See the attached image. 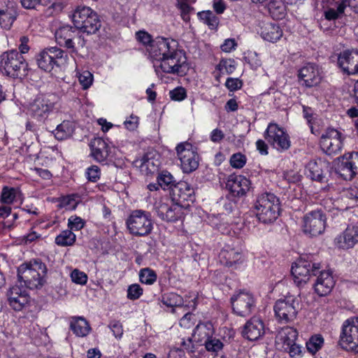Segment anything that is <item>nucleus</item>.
<instances>
[{
  "instance_id": "nucleus-2",
  "label": "nucleus",
  "mask_w": 358,
  "mask_h": 358,
  "mask_svg": "<svg viewBox=\"0 0 358 358\" xmlns=\"http://www.w3.org/2000/svg\"><path fill=\"white\" fill-rule=\"evenodd\" d=\"M48 268L39 259H33L17 268L19 281L30 289H39L47 282Z\"/></svg>"
},
{
  "instance_id": "nucleus-56",
  "label": "nucleus",
  "mask_w": 358,
  "mask_h": 358,
  "mask_svg": "<svg viewBox=\"0 0 358 358\" xmlns=\"http://www.w3.org/2000/svg\"><path fill=\"white\" fill-rule=\"evenodd\" d=\"M245 163L246 158L241 153H236L231 157L230 164L234 168L241 169L244 166Z\"/></svg>"
},
{
  "instance_id": "nucleus-53",
  "label": "nucleus",
  "mask_w": 358,
  "mask_h": 358,
  "mask_svg": "<svg viewBox=\"0 0 358 358\" xmlns=\"http://www.w3.org/2000/svg\"><path fill=\"white\" fill-rule=\"evenodd\" d=\"M78 80L83 89L89 88L92 84L93 75L89 71L78 73Z\"/></svg>"
},
{
  "instance_id": "nucleus-26",
  "label": "nucleus",
  "mask_w": 358,
  "mask_h": 358,
  "mask_svg": "<svg viewBox=\"0 0 358 358\" xmlns=\"http://www.w3.org/2000/svg\"><path fill=\"white\" fill-rule=\"evenodd\" d=\"M78 29L71 26L66 25L59 27L55 32V38L58 44L69 49L73 48L74 36Z\"/></svg>"
},
{
  "instance_id": "nucleus-14",
  "label": "nucleus",
  "mask_w": 358,
  "mask_h": 358,
  "mask_svg": "<svg viewBox=\"0 0 358 358\" xmlns=\"http://www.w3.org/2000/svg\"><path fill=\"white\" fill-rule=\"evenodd\" d=\"M341 345L344 348L358 350V317L345 320L340 336Z\"/></svg>"
},
{
  "instance_id": "nucleus-11",
  "label": "nucleus",
  "mask_w": 358,
  "mask_h": 358,
  "mask_svg": "<svg viewBox=\"0 0 358 358\" xmlns=\"http://www.w3.org/2000/svg\"><path fill=\"white\" fill-rule=\"evenodd\" d=\"M343 140L344 138L340 131L334 129H328L321 136L320 148L327 155H335L341 151Z\"/></svg>"
},
{
  "instance_id": "nucleus-29",
  "label": "nucleus",
  "mask_w": 358,
  "mask_h": 358,
  "mask_svg": "<svg viewBox=\"0 0 358 358\" xmlns=\"http://www.w3.org/2000/svg\"><path fill=\"white\" fill-rule=\"evenodd\" d=\"M194 193V189L189 183L185 181H180L172 187L173 199L178 201L192 200Z\"/></svg>"
},
{
  "instance_id": "nucleus-8",
  "label": "nucleus",
  "mask_w": 358,
  "mask_h": 358,
  "mask_svg": "<svg viewBox=\"0 0 358 358\" xmlns=\"http://www.w3.org/2000/svg\"><path fill=\"white\" fill-rule=\"evenodd\" d=\"M176 150L180 161L181 169L184 173H192L197 169L199 157L191 143L188 142L180 143L176 146Z\"/></svg>"
},
{
  "instance_id": "nucleus-34",
  "label": "nucleus",
  "mask_w": 358,
  "mask_h": 358,
  "mask_svg": "<svg viewBox=\"0 0 358 358\" xmlns=\"http://www.w3.org/2000/svg\"><path fill=\"white\" fill-rule=\"evenodd\" d=\"M74 129L75 125L73 122L69 120H64L57 125V128L53 131V134L57 140L63 141L71 137Z\"/></svg>"
},
{
  "instance_id": "nucleus-21",
  "label": "nucleus",
  "mask_w": 358,
  "mask_h": 358,
  "mask_svg": "<svg viewBox=\"0 0 358 358\" xmlns=\"http://www.w3.org/2000/svg\"><path fill=\"white\" fill-rule=\"evenodd\" d=\"M298 76L302 85L306 87L317 86L322 80L319 66L313 64H308L303 66L299 71Z\"/></svg>"
},
{
  "instance_id": "nucleus-62",
  "label": "nucleus",
  "mask_w": 358,
  "mask_h": 358,
  "mask_svg": "<svg viewBox=\"0 0 358 358\" xmlns=\"http://www.w3.org/2000/svg\"><path fill=\"white\" fill-rule=\"evenodd\" d=\"M170 97L173 101H180L186 98V90L182 87H176L169 92Z\"/></svg>"
},
{
  "instance_id": "nucleus-39",
  "label": "nucleus",
  "mask_w": 358,
  "mask_h": 358,
  "mask_svg": "<svg viewBox=\"0 0 358 358\" xmlns=\"http://www.w3.org/2000/svg\"><path fill=\"white\" fill-rule=\"evenodd\" d=\"M158 185L164 189H169L172 192L176 183L173 176L167 171H162L157 176Z\"/></svg>"
},
{
  "instance_id": "nucleus-3",
  "label": "nucleus",
  "mask_w": 358,
  "mask_h": 358,
  "mask_svg": "<svg viewBox=\"0 0 358 358\" xmlns=\"http://www.w3.org/2000/svg\"><path fill=\"white\" fill-rule=\"evenodd\" d=\"M255 213L264 224L273 222L280 214L279 199L272 193L259 194L254 203Z\"/></svg>"
},
{
  "instance_id": "nucleus-61",
  "label": "nucleus",
  "mask_w": 358,
  "mask_h": 358,
  "mask_svg": "<svg viewBox=\"0 0 358 358\" xmlns=\"http://www.w3.org/2000/svg\"><path fill=\"white\" fill-rule=\"evenodd\" d=\"M217 69L221 73L230 74L235 70V66L231 64V61L222 59L217 66Z\"/></svg>"
},
{
  "instance_id": "nucleus-25",
  "label": "nucleus",
  "mask_w": 358,
  "mask_h": 358,
  "mask_svg": "<svg viewBox=\"0 0 358 358\" xmlns=\"http://www.w3.org/2000/svg\"><path fill=\"white\" fill-rule=\"evenodd\" d=\"M136 163L139 166L141 171L146 175L154 173L158 171L160 166L159 156L155 151L145 153Z\"/></svg>"
},
{
  "instance_id": "nucleus-49",
  "label": "nucleus",
  "mask_w": 358,
  "mask_h": 358,
  "mask_svg": "<svg viewBox=\"0 0 358 358\" xmlns=\"http://www.w3.org/2000/svg\"><path fill=\"white\" fill-rule=\"evenodd\" d=\"M346 7L345 1H342L337 6V9L329 8L324 12V17L328 20H336L344 12Z\"/></svg>"
},
{
  "instance_id": "nucleus-60",
  "label": "nucleus",
  "mask_w": 358,
  "mask_h": 358,
  "mask_svg": "<svg viewBox=\"0 0 358 358\" xmlns=\"http://www.w3.org/2000/svg\"><path fill=\"white\" fill-rule=\"evenodd\" d=\"M108 327L113 331L114 336L120 339L123 335V327L122 323L118 320H113L110 322Z\"/></svg>"
},
{
  "instance_id": "nucleus-47",
  "label": "nucleus",
  "mask_w": 358,
  "mask_h": 358,
  "mask_svg": "<svg viewBox=\"0 0 358 358\" xmlns=\"http://www.w3.org/2000/svg\"><path fill=\"white\" fill-rule=\"evenodd\" d=\"M78 199L79 196L77 194L67 195L61 199L59 206L66 210H75L79 203Z\"/></svg>"
},
{
  "instance_id": "nucleus-44",
  "label": "nucleus",
  "mask_w": 358,
  "mask_h": 358,
  "mask_svg": "<svg viewBox=\"0 0 358 358\" xmlns=\"http://www.w3.org/2000/svg\"><path fill=\"white\" fill-rule=\"evenodd\" d=\"M204 345L208 352L217 354L223 349L224 344L219 339L213 336L204 341Z\"/></svg>"
},
{
  "instance_id": "nucleus-40",
  "label": "nucleus",
  "mask_w": 358,
  "mask_h": 358,
  "mask_svg": "<svg viewBox=\"0 0 358 358\" xmlns=\"http://www.w3.org/2000/svg\"><path fill=\"white\" fill-rule=\"evenodd\" d=\"M48 50L50 52L53 60L55 61L57 67L64 66L68 63L69 55L64 50L57 47H53Z\"/></svg>"
},
{
  "instance_id": "nucleus-48",
  "label": "nucleus",
  "mask_w": 358,
  "mask_h": 358,
  "mask_svg": "<svg viewBox=\"0 0 358 358\" xmlns=\"http://www.w3.org/2000/svg\"><path fill=\"white\" fill-rule=\"evenodd\" d=\"M140 281L146 285H152L157 280L155 272L149 268H143L139 273Z\"/></svg>"
},
{
  "instance_id": "nucleus-42",
  "label": "nucleus",
  "mask_w": 358,
  "mask_h": 358,
  "mask_svg": "<svg viewBox=\"0 0 358 358\" xmlns=\"http://www.w3.org/2000/svg\"><path fill=\"white\" fill-rule=\"evenodd\" d=\"M76 241V235L70 230H64L55 238V243L60 246L72 245Z\"/></svg>"
},
{
  "instance_id": "nucleus-57",
  "label": "nucleus",
  "mask_w": 358,
  "mask_h": 358,
  "mask_svg": "<svg viewBox=\"0 0 358 358\" xmlns=\"http://www.w3.org/2000/svg\"><path fill=\"white\" fill-rule=\"evenodd\" d=\"M143 294V289L138 284H133L128 287L127 297L131 300H136Z\"/></svg>"
},
{
  "instance_id": "nucleus-38",
  "label": "nucleus",
  "mask_w": 358,
  "mask_h": 358,
  "mask_svg": "<svg viewBox=\"0 0 358 358\" xmlns=\"http://www.w3.org/2000/svg\"><path fill=\"white\" fill-rule=\"evenodd\" d=\"M264 5L267 6L270 15L274 19H282L285 14V6L282 0H268Z\"/></svg>"
},
{
  "instance_id": "nucleus-33",
  "label": "nucleus",
  "mask_w": 358,
  "mask_h": 358,
  "mask_svg": "<svg viewBox=\"0 0 358 358\" xmlns=\"http://www.w3.org/2000/svg\"><path fill=\"white\" fill-rule=\"evenodd\" d=\"M70 329L79 337L86 336L91 330L88 322L83 317H73L70 322Z\"/></svg>"
},
{
  "instance_id": "nucleus-59",
  "label": "nucleus",
  "mask_w": 358,
  "mask_h": 358,
  "mask_svg": "<svg viewBox=\"0 0 358 358\" xmlns=\"http://www.w3.org/2000/svg\"><path fill=\"white\" fill-rule=\"evenodd\" d=\"M71 278L73 282L79 285H85L87 281V275L76 268L71 272Z\"/></svg>"
},
{
  "instance_id": "nucleus-30",
  "label": "nucleus",
  "mask_w": 358,
  "mask_h": 358,
  "mask_svg": "<svg viewBox=\"0 0 358 358\" xmlns=\"http://www.w3.org/2000/svg\"><path fill=\"white\" fill-rule=\"evenodd\" d=\"M260 34L265 41L274 43L282 37V31L278 24L266 22L262 26Z\"/></svg>"
},
{
  "instance_id": "nucleus-20",
  "label": "nucleus",
  "mask_w": 358,
  "mask_h": 358,
  "mask_svg": "<svg viewBox=\"0 0 358 358\" xmlns=\"http://www.w3.org/2000/svg\"><path fill=\"white\" fill-rule=\"evenodd\" d=\"M313 284L314 292L320 296H325L331 293L335 285V280L329 271H322L321 268Z\"/></svg>"
},
{
  "instance_id": "nucleus-12",
  "label": "nucleus",
  "mask_w": 358,
  "mask_h": 358,
  "mask_svg": "<svg viewBox=\"0 0 358 358\" xmlns=\"http://www.w3.org/2000/svg\"><path fill=\"white\" fill-rule=\"evenodd\" d=\"M51 96L44 94L37 96L29 105L30 115L38 121L45 120L55 108V102Z\"/></svg>"
},
{
  "instance_id": "nucleus-9",
  "label": "nucleus",
  "mask_w": 358,
  "mask_h": 358,
  "mask_svg": "<svg viewBox=\"0 0 358 358\" xmlns=\"http://www.w3.org/2000/svg\"><path fill=\"white\" fill-rule=\"evenodd\" d=\"M264 138L278 151H285L290 148L291 141L288 134L275 123L268 124L264 132Z\"/></svg>"
},
{
  "instance_id": "nucleus-22",
  "label": "nucleus",
  "mask_w": 358,
  "mask_h": 358,
  "mask_svg": "<svg viewBox=\"0 0 358 358\" xmlns=\"http://www.w3.org/2000/svg\"><path fill=\"white\" fill-rule=\"evenodd\" d=\"M226 187L234 196H243L250 188V181L241 175H231L229 176Z\"/></svg>"
},
{
  "instance_id": "nucleus-37",
  "label": "nucleus",
  "mask_w": 358,
  "mask_h": 358,
  "mask_svg": "<svg viewBox=\"0 0 358 358\" xmlns=\"http://www.w3.org/2000/svg\"><path fill=\"white\" fill-rule=\"evenodd\" d=\"M96 13L92 10L90 7H78L75 10L72 16V20L75 27L76 28L78 26L83 25V24L88 19V17H91L92 14Z\"/></svg>"
},
{
  "instance_id": "nucleus-35",
  "label": "nucleus",
  "mask_w": 358,
  "mask_h": 358,
  "mask_svg": "<svg viewBox=\"0 0 358 358\" xmlns=\"http://www.w3.org/2000/svg\"><path fill=\"white\" fill-rule=\"evenodd\" d=\"M101 26V21L97 15V14H92L91 17H88V19L81 26H78L76 27L77 29H79L80 31L83 33H86L87 34H96L100 29Z\"/></svg>"
},
{
  "instance_id": "nucleus-19",
  "label": "nucleus",
  "mask_w": 358,
  "mask_h": 358,
  "mask_svg": "<svg viewBox=\"0 0 358 358\" xmlns=\"http://www.w3.org/2000/svg\"><path fill=\"white\" fill-rule=\"evenodd\" d=\"M337 172L345 180H352L358 174V152L344 155L338 166Z\"/></svg>"
},
{
  "instance_id": "nucleus-41",
  "label": "nucleus",
  "mask_w": 358,
  "mask_h": 358,
  "mask_svg": "<svg viewBox=\"0 0 358 358\" xmlns=\"http://www.w3.org/2000/svg\"><path fill=\"white\" fill-rule=\"evenodd\" d=\"M198 17L206 24H207L210 29H215L219 24L218 17L210 10L202 11L198 13Z\"/></svg>"
},
{
  "instance_id": "nucleus-10",
  "label": "nucleus",
  "mask_w": 358,
  "mask_h": 358,
  "mask_svg": "<svg viewBox=\"0 0 358 358\" xmlns=\"http://www.w3.org/2000/svg\"><path fill=\"white\" fill-rule=\"evenodd\" d=\"M299 303L292 295L278 299L274 306L275 316L281 322H289L294 320L297 314Z\"/></svg>"
},
{
  "instance_id": "nucleus-1",
  "label": "nucleus",
  "mask_w": 358,
  "mask_h": 358,
  "mask_svg": "<svg viewBox=\"0 0 358 358\" xmlns=\"http://www.w3.org/2000/svg\"><path fill=\"white\" fill-rule=\"evenodd\" d=\"M157 74L165 73L182 76L187 69L185 53L177 48V42L169 38L158 36L147 48Z\"/></svg>"
},
{
  "instance_id": "nucleus-31",
  "label": "nucleus",
  "mask_w": 358,
  "mask_h": 358,
  "mask_svg": "<svg viewBox=\"0 0 358 358\" xmlns=\"http://www.w3.org/2000/svg\"><path fill=\"white\" fill-rule=\"evenodd\" d=\"M220 262L229 267H231L237 263L241 262L242 254L234 248L223 249L219 255Z\"/></svg>"
},
{
  "instance_id": "nucleus-63",
  "label": "nucleus",
  "mask_w": 358,
  "mask_h": 358,
  "mask_svg": "<svg viewBox=\"0 0 358 358\" xmlns=\"http://www.w3.org/2000/svg\"><path fill=\"white\" fill-rule=\"evenodd\" d=\"M48 0H20L22 6L25 9H34L38 5H47Z\"/></svg>"
},
{
  "instance_id": "nucleus-17",
  "label": "nucleus",
  "mask_w": 358,
  "mask_h": 358,
  "mask_svg": "<svg viewBox=\"0 0 358 358\" xmlns=\"http://www.w3.org/2000/svg\"><path fill=\"white\" fill-rule=\"evenodd\" d=\"M9 306L15 311H20L29 303L30 296L25 289L14 285L7 292Z\"/></svg>"
},
{
  "instance_id": "nucleus-18",
  "label": "nucleus",
  "mask_w": 358,
  "mask_h": 358,
  "mask_svg": "<svg viewBox=\"0 0 358 358\" xmlns=\"http://www.w3.org/2000/svg\"><path fill=\"white\" fill-rule=\"evenodd\" d=\"M338 64L348 75L358 73V50H346L341 52L338 57Z\"/></svg>"
},
{
  "instance_id": "nucleus-27",
  "label": "nucleus",
  "mask_w": 358,
  "mask_h": 358,
  "mask_svg": "<svg viewBox=\"0 0 358 358\" xmlns=\"http://www.w3.org/2000/svg\"><path fill=\"white\" fill-rule=\"evenodd\" d=\"M17 16V8L13 2H8L3 6H0V25L2 28L10 29Z\"/></svg>"
},
{
  "instance_id": "nucleus-4",
  "label": "nucleus",
  "mask_w": 358,
  "mask_h": 358,
  "mask_svg": "<svg viewBox=\"0 0 358 358\" xmlns=\"http://www.w3.org/2000/svg\"><path fill=\"white\" fill-rule=\"evenodd\" d=\"M310 258L308 256L301 257L292 266L291 273L298 286L306 284L311 275H317L321 268L320 264Z\"/></svg>"
},
{
  "instance_id": "nucleus-54",
  "label": "nucleus",
  "mask_w": 358,
  "mask_h": 358,
  "mask_svg": "<svg viewBox=\"0 0 358 358\" xmlns=\"http://www.w3.org/2000/svg\"><path fill=\"white\" fill-rule=\"evenodd\" d=\"M85 174L89 181L95 182L100 178L101 171L99 166L92 165L87 169Z\"/></svg>"
},
{
  "instance_id": "nucleus-5",
  "label": "nucleus",
  "mask_w": 358,
  "mask_h": 358,
  "mask_svg": "<svg viewBox=\"0 0 358 358\" xmlns=\"http://www.w3.org/2000/svg\"><path fill=\"white\" fill-rule=\"evenodd\" d=\"M0 66L8 76L14 78L26 76L28 69V64L24 57L14 50L1 55Z\"/></svg>"
},
{
  "instance_id": "nucleus-15",
  "label": "nucleus",
  "mask_w": 358,
  "mask_h": 358,
  "mask_svg": "<svg viewBox=\"0 0 358 358\" xmlns=\"http://www.w3.org/2000/svg\"><path fill=\"white\" fill-rule=\"evenodd\" d=\"M305 173L312 180L327 182L330 168L329 164L321 159L311 160L306 166Z\"/></svg>"
},
{
  "instance_id": "nucleus-32",
  "label": "nucleus",
  "mask_w": 358,
  "mask_h": 358,
  "mask_svg": "<svg viewBox=\"0 0 358 358\" xmlns=\"http://www.w3.org/2000/svg\"><path fill=\"white\" fill-rule=\"evenodd\" d=\"M91 155L97 162H103L108 157V145L101 138H94L90 143Z\"/></svg>"
},
{
  "instance_id": "nucleus-13",
  "label": "nucleus",
  "mask_w": 358,
  "mask_h": 358,
  "mask_svg": "<svg viewBox=\"0 0 358 358\" xmlns=\"http://www.w3.org/2000/svg\"><path fill=\"white\" fill-rule=\"evenodd\" d=\"M234 312L241 317H246L252 313L256 307L254 296L248 292H239L231 298Z\"/></svg>"
},
{
  "instance_id": "nucleus-7",
  "label": "nucleus",
  "mask_w": 358,
  "mask_h": 358,
  "mask_svg": "<svg viewBox=\"0 0 358 358\" xmlns=\"http://www.w3.org/2000/svg\"><path fill=\"white\" fill-rule=\"evenodd\" d=\"M326 224L327 217L323 210H312L304 215L302 230L306 235L317 236L324 233Z\"/></svg>"
},
{
  "instance_id": "nucleus-24",
  "label": "nucleus",
  "mask_w": 358,
  "mask_h": 358,
  "mask_svg": "<svg viewBox=\"0 0 358 358\" xmlns=\"http://www.w3.org/2000/svg\"><path fill=\"white\" fill-rule=\"evenodd\" d=\"M242 333L247 339L257 341L265 333L264 324L260 318L253 317L245 323Z\"/></svg>"
},
{
  "instance_id": "nucleus-16",
  "label": "nucleus",
  "mask_w": 358,
  "mask_h": 358,
  "mask_svg": "<svg viewBox=\"0 0 358 358\" xmlns=\"http://www.w3.org/2000/svg\"><path fill=\"white\" fill-rule=\"evenodd\" d=\"M155 211L157 215L164 221L176 222L181 219L184 210L178 203H167L162 201L155 203Z\"/></svg>"
},
{
  "instance_id": "nucleus-52",
  "label": "nucleus",
  "mask_w": 358,
  "mask_h": 358,
  "mask_svg": "<svg viewBox=\"0 0 358 358\" xmlns=\"http://www.w3.org/2000/svg\"><path fill=\"white\" fill-rule=\"evenodd\" d=\"M80 30H78L73 41H75L74 43H73V48H69V49L71 50V52L76 53L78 51H80L83 50L85 48L86 45V40L84 38L83 35L80 34Z\"/></svg>"
},
{
  "instance_id": "nucleus-58",
  "label": "nucleus",
  "mask_w": 358,
  "mask_h": 358,
  "mask_svg": "<svg viewBox=\"0 0 358 358\" xmlns=\"http://www.w3.org/2000/svg\"><path fill=\"white\" fill-rule=\"evenodd\" d=\"M283 350L287 352L292 358H297L302 356V346L297 344L296 342L285 347Z\"/></svg>"
},
{
  "instance_id": "nucleus-55",
  "label": "nucleus",
  "mask_w": 358,
  "mask_h": 358,
  "mask_svg": "<svg viewBox=\"0 0 358 358\" xmlns=\"http://www.w3.org/2000/svg\"><path fill=\"white\" fill-rule=\"evenodd\" d=\"M136 38L137 41L145 45L146 48L149 47L154 41L152 36L145 31H137L136 34Z\"/></svg>"
},
{
  "instance_id": "nucleus-50",
  "label": "nucleus",
  "mask_w": 358,
  "mask_h": 358,
  "mask_svg": "<svg viewBox=\"0 0 358 358\" xmlns=\"http://www.w3.org/2000/svg\"><path fill=\"white\" fill-rule=\"evenodd\" d=\"M176 6L180 10L182 20L185 22H188L190 19L189 13L192 8L187 3V0H176Z\"/></svg>"
},
{
  "instance_id": "nucleus-36",
  "label": "nucleus",
  "mask_w": 358,
  "mask_h": 358,
  "mask_svg": "<svg viewBox=\"0 0 358 358\" xmlns=\"http://www.w3.org/2000/svg\"><path fill=\"white\" fill-rule=\"evenodd\" d=\"M36 62L38 67L46 72H50L56 66L55 61L53 60L48 49L38 53L36 57Z\"/></svg>"
},
{
  "instance_id": "nucleus-28",
  "label": "nucleus",
  "mask_w": 358,
  "mask_h": 358,
  "mask_svg": "<svg viewBox=\"0 0 358 358\" xmlns=\"http://www.w3.org/2000/svg\"><path fill=\"white\" fill-rule=\"evenodd\" d=\"M298 337V331L291 327L282 328L276 335L275 343L280 345L282 349L296 342Z\"/></svg>"
},
{
  "instance_id": "nucleus-45",
  "label": "nucleus",
  "mask_w": 358,
  "mask_h": 358,
  "mask_svg": "<svg viewBox=\"0 0 358 358\" xmlns=\"http://www.w3.org/2000/svg\"><path fill=\"white\" fill-rule=\"evenodd\" d=\"M324 344V338L320 335L313 336L306 343V348L309 352L315 355L318 352Z\"/></svg>"
},
{
  "instance_id": "nucleus-43",
  "label": "nucleus",
  "mask_w": 358,
  "mask_h": 358,
  "mask_svg": "<svg viewBox=\"0 0 358 358\" xmlns=\"http://www.w3.org/2000/svg\"><path fill=\"white\" fill-rule=\"evenodd\" d=\"M214 329L213 324L210 322L199 323L195 328V334L200 337V340L204 341L208 337H211L213 334Z\"/></svg>"
},
{
  "instance_id": "nucleus-23",
  "label": "nucleus",
  "mask_w": 358,
  "mask_h": 358,
  "mask_svg": "<svg viewBox=\"0 0 358 358\" xmlns=\"http://www.w3.org/2000/svg\"><path fill=\"white\" fill-rule=\"evenodd\" d=\"M334 242L339 248H353L358 243V224H349L342 234L336 237Z\"/></svg>"
},
{
  "instance_id": "nucleus-46",
  "label": "nucleus",
  "mask_w": 358,
  "mask_h": 358,
  "mask_svg": "<svg viewBox=\"0 0 358 358\" xmlns=\"http://www.w3.org/2000/svg\"><path fill=\"white\" fill-rule=\"evenodd\" d=\"M16 192L15 188L4 186L0 196L1 203L8 205L13 203L16 198Z\"/></svg>"
},
{
  "instance_id": "nucleus-64",
  "label": "nucleus",
  "mask_w": 358,
  "mask_h": 358,
  "mask_svg": "<svg viewBox=\"0 0 358 358\" xmlns=\"http://www.w3.org/2000/svg\"><path fill=\"white\" fill-rule=\"evenodd\" d=\"M243 83L238 78H228L225 83V86L231 92L236 91L241 88Z\"/></svg>"
},
{
  "instance_id": "nucleus-51",
  "label": "nucleus",
  "mask_w": 358,
  "mask_h": 358,
  "mask_svg": "<svg viewBox=\"0 0 358 358\" xmlns=\"http://www.w3.org/2000/svg\"><path fill=\"white\" fill-rule=\"evenodd\" d=\"M162 301L168 307H174L181 304L182 298L177 294L169 293L163 296Z\"/></svg>"
},
{
  "instance_id": "nucleus-6",
  "label": "nucleus",
  "mask_w": 358,
  "mask_h": 358,
  "mask_svg": "<svg viewBox=\"0 0 358 358\" xmlns=\"http://www.w3.org/2000/svg\"><path fill=\"white\" fill-rule=\"evenodd\" d=\"M130 234L136 236H147L152 230V223L149 213L142 210H133L126 222Z\"/></svg>"
}]
</instances>
